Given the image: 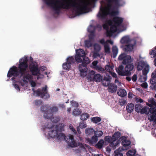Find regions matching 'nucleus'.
<instances>
[{
  "label": "nucleus",
  "instance_id": "1",
  "mask_svg": "<svg viewBox=\"0 0 156 156\" xmlns=\"http://www.w3.org/2000/svg\"><path fill=\"white\" fill-rule=\"evenodd\" d=\"M55 0H44V2L48 6H51L55 11V13L58 15L61 9H69L71 7L74 8L76 16H79L86 11L87 6L90 5L89 2L84 3L82 6L76 2L75 1L71 0H57L55 2Z\"/></svg>",
  "mask_w": 156,
  "mask_h": 156
},
{
  "label": "nucleus",
  "instance_id": "2",
  "mask_svg": "<svg viewBox=\"0 0 156 156\" xmlns=\"http://www.w3.org/2000/svg\"><path fill=\"white\" fill-rule=\"evenodd\" d=\"M107 5L106 11L105 9L102 7L100 8V11L97 15L98 17L105 19L108 14L112 16L117 15L119 13L118 11H114L113 9L116 7H119L123 5L125 2L123 0H107Z\"/></svg>",
  "mask_w": 156,
  "mask_h": 156
},
{
  "label": "nucleus",
  "instance_id": "3",
  "mask_svg": "<svg viewBox=\"0 0 156 156\" xmlns=\"http://www.w3.org/2000/svg\"><path fill=\"white\" fill-rule=\"evenodd\" d=\"M28 59L27 57L20 59L18 68L15 66L11 67L8 72L7 76L10 78L13 76L15 77L21 78L25 73L28 67Z\"/></svg>",
  "mask_w": 156,
  "mask_h": 156
},
{
  "label": "nucleus",
  "instance_id": "4",
  "mask_svg": "<svg viewBox=\"0 0 156 156\" xmlns=\"http://www.w3.org/2000/svg\"><path fill=\"white\" fill-rule=\"evenodd\" d=\"M76 54L75 55V58L76 62L78 63L82 62V64L79 66V69L80 72L81 76H84L83 73L87 71V65L90 62L89 58L86 56L84 51L81 49L76 50Z\"/></svg>",
  "mask_w": 156,
  "mask_h": 156
},
{
  "label": "nucleus",
  "instance_id": "5",
  "mask_svg": "<svg viewBox=\"0 0 156 156\" xmlns=\"http://www.w3.org/2000/svg\"><path fill=\"white\" fill-rule=\"evenodd\" d=\"M68 138L66 140L65 135L62 133H58L57 135V139L59 140H65L68 143L69 146L71 147L77 146V144L74 140L73 136L69 134L68 136Z\"/></svg>",
  "mask_w": 156,
  "mask_h": 156
},
{
  "label": "nucleus",
  "instance_id": "6",
  "mask_svg": "<svg viewBox=\"0 0 156 156\" xmlns=\"http://www.w3.org/2000/svg\"><path fill=\"white\" fill-rule=\"evenodd\" d=\"M45 127L46 128L51 129V130L49 131L48 134L50 137L52 138L56 136L58 133L59 130L61 132L63 129V127H59L58 126H56L54 128V126L51 123H48L45 124Z\"/></svg>",
  "mask_w": 156,
  "mask_h": 156
},
{
  "label": "nucleus",
  "instance_id": "7",
  "mask_svg": "<svg viewBox=\"0 0 156 156\" xmlns=\"http://www.w3.org/2000/svg\"><path fill=\"white\" fill-rule=\"evenodd\" d=\"M29 68L32 75L37 76V80L43 77V75L41 74L40 69L38 68L37 64L35 62H31L29 66Z\"/></svg>",
  "mask_w": 156,
  "mask_h": 156
},
{
  "label": "nucleus",
  "instance_id": "8",
  "mask_svg": "<svg viewBox=\"0 0 156 156\" xmlns=\"http://www.w3.org/2000/svg\"><path fill=\"white\" fill-rule=\"evenodd\" d=\"M76 62L73 56H69L66 58V62L63 64V68L66 70H69L71 68V65Z\"/></svg>",
  "mask_w": 156,
  "mask_h": 156
},
{
  "label": "nucleus",
  "instance_id": "9",
  "mask_svg": "<svg viewBox=\"0 0 156 156\" xmlns=\"http://www.w3.org/2000/svg\"><path fill=\"white\" fill-rule=\"evenodd\" d=\"M118 59L120 60H123L122 63L124 65L132 63L133 59L129 55H127L125 53H122L119 57Z\"/></svg>",
  "mask_w": 156,
  "mask_h": 156
},
{
  "label": "nucleus",
  "instance_id": "10",
  "mask_svg": "<svg viewBox=\"0 0 156 156\" xmlns=\"http://www.w3.org/2000/svg\"><path fill=\"white\" fill-rule=\"evenodd\" d=\"M58 111V108L57 107L54 106L51 107L50 108V111L51 112L49 113L48 111H47L44 115V117L46 119H51V121L54 119V117H53V114L57 112Z\"/></svg>",
  "mask_w": 156,
  "mask_h": 156
},
{
  "label": "nucleus",
  "instance_id": "11",
  "mask_svg": "<svg viewBox=\"0 0 156 156\" xmlns=\"http://www.w3.org/2000/svg\"><path fill=\"white\" fill-rule=\"evenodd\" d=\"M121 134L119 132H115L112 136L113 141L109 144V146L111 147H112L114 149L116 148V147L119 144L118 139L120 137Z\"/></svg>",
  "mask_w": 156,
  "mask_h": 156
},
{
  "label": "nucleus",
  "instance_id": "12",
  "mask_svg": "<svg viewBox=\"0 0 156 156\" xmlns=\"http://www.w3.org/2000/svg\"><path fill=\"white\" fill-rule=\"evenodd\" d=\"M47 88V86H46L42 88L41 90L40 89H38L36 91V94L38 96H41L42 98H48L50 97V95L48 93Z\"/></svg>",
  "mask_w": 156,
  "mask_h": 156
},
{
  "label": "nucleus",
  "instance_id": "13",
  "mask_svg": "<svg viewBox=\"0 0 156 156\" xmlns=\"http://www.w3.org/2000/svg\"><path fill=\"white\" fill-rule=\"evenodd\" d=\"M144 68L142 73L144 76V81H145L146 80V65L144 61H140L137 63V69L138 71L141 70Z\"/></svg>",
  "mask_w": 156,
  "mask_h": 156
},
{
  "label": "nucleus",
  "instance_id": "14",
  "mask_svg": "<svg viewBox=\"0 0 156 156\" xmlns=\"http://www.w3.org/2000/svg\"><path fill=\"white\" fill-rule=\"evenodd\" d=\"M149 112L150 114L148 116V119L151 121H153L156 119V106L150 108Z\"/></svg>",
  "mask_w": 156,
  "mask_h": 156
},
{
  "label": "nucleus",
  "instance_id": "15",
  "mask_svg": "<svg viewBox=\"0 0 156 156\" xmlns=\"http://www.w3.org/2000/svg\"><path fill=\"white\" fill-rule=\"evenodd\" d=\"M143 106L140 104H137L135 106V110L137 112H140L141 114H146V106L143 108Z\"/></svg>",
  "mask_w": 156,
  "mask_h": 156
},
{
  "label": "nucleus",
  "instance_id": "16",
  "mask_svg": "<svg viewBox=\"0 0 156 156\" xmlns=\"http://www.w3.org/2000/svg\"><path fill=\"white\" fill-rule=\"evenodd\" d=\"M134 66L133 63L127 64L125 68L126 76H129L131 75L133 71Z\"/></svg>",
  "mask_w": 156,
  "mask_h": 156
},
{
  "label": "nucleus",
  "instance_id": "17",
  "mask_svg": "<svg viewBox=\"0 0 156 156\" xmlns=\"http://www.w3.org/2000/svg\"><path fill=\"white\" fill-rule=\"evenodd\" d=\"M112 21L114 24L118 27L120 26L123 21L122 18L118 16H115L112 19Z\"/></svg>",
  "mask_w": 156,
  "mask_h": 156
},
{
  "label": "nucleus",
  "instance_id": "18",
  "mask_svg": "<svg viewBox=\"0 0 156 156\" xmlns=\"http://www.w3.org/2000/svg\"><path fill=\"white\" fill-rule=\"evenodd\" d=\"M108 91L109 92L112 93L115 92L117 90V85L112 83H110L108 86Z\"/></svg>",
  "mask_w": 156,
  "mask_h": 156
},
{
  "label": "nucleus",
  "instance_id": "19",
  "mask_svg": "<svg viewBox=\"0 0 156 156\" xmlns=\"http://www.w3.org/2000/svg\"><path fill=\"white\" fill-rule=\"evenodd\" d=\"M123 69L124 67L122 65H120L119 66L118 69L116 70L119 75L122 76H126L125 71H124Z\"/></svg>",
  "mask_w": 156,
  "mask_h": 156
},
{
  "label": "nucleus",
  "instance_id": "20",
  "mask_svg": "<svg viewBox=\"0 0 156 156\" xmlns=\"http://www.w3.org/2000/svg\"><path fill=\"white\" fill-rule=\"evenodd\" d=\"M150 83L151 84L156 83V69L152 73L151 78L150 79Z\"/></svg>",
  "mask_w": 156,
  "mask_h": 156
},
{
  "label": "nucleus",
  "instance_id": "21",
  "mask_svg": "<svg viewBox=\"0 0 156 156\" xmlns=\"http://www.w3.org/2000/svg\"><path fill=\"white\" fill-rule=\"evenodd\" d=\"M134 104L132 103H129L126 106V110L129 113L132 112L134 109Z\"/></svg>",
  "mask_w": 156,
  "mask_h": 156
},
{
  "label": "nucleus",
  "instance_id": "22",
  "mask_svg": "<svg viewBox=\"0 0 156 156\" xmlns=\"http://www.w3.org/2000/svg\"><path fill=\"white\" fill-rule=\"evenodd\" d=\"M155 50H152L150 52V54L151 58H154V62L155 66H156V46L154 48Z\"/></svg>",
  "mask_w": 156,
  "mask_h": 156
},
{
  "label": "nucleus",
  "instance_id": "23",
  "mask_svg": "<svg viewBox=\"0 0 156 156\" xmlns=\"http://www.w3.org/2000/svg\"><path fill=\"white\" fill-rule=\"evenodd\" d=\"M147 105L149 106L150 108L156 106V102L153 98H150L148 100V103H147Z\"/></svg>",
  "mask_w": 156,
  "mask_h": 156
},
{
  "label": "nucleus",
  "instance_id": "24",
  "mask_svg": "<svg viewBox=\"0 0 156 156\" xmlns=\"http://www.w3.org/2000/svg\"><path fill=\"white\" fill-rule=\"evenodd\" d=\"M102 80V76L100 74H97L93 77V80L97 82H100Z\"/></svg>",
  "mask_w": 156,
  "mask_h": 156
},
{
  "label": "nucleus",
  "instance_id": "25",
  "mask_svg": "<svg viewBox=\"0 0 156 156\" xmlns=\"http://www.w3.org/2000/svg\"><path fill=\"white\" fill-rule=\"evenodd\" d=\"M104 144V141L103 139H101L95 145V147L98 149H101L103 147Z\"/></svg>",
  "mask_w": 156,
  "mask_h": 156
},
{
  "label": "nucleus",
  "instance_id": "26",
  "mask_svg": "<svg viewBox=\"0 0 156 156\" xmlns=\"http://www.w3.org/2000/svg\"><path fill=\"white\" fill-rule=\"evenodd\" d=\"M117 94L119 96L123 97L126 95L127 93L125 90L121 89L118 91Z\"/></svg>",
  "mask_w": 156,
  "mask_h": 156
},
{
  "label": "nucleus",
  "instance_id": "27",
  "mask_svg": "<svg viewBox=\"0 0 156 156\" xmlns=\"http://www.w3.org/2000/svg\"><path fill=\"white\" fill-rule=\"evenodd\" d=\"M96 132V131H94V130L93 128H88L85 129V133L86 134L88 135H92L94 133Z\"/></svg>",
  "mask_w": 156,
  "mask_h": 156
},
{
  "label": "nucleus",
  "instance_id": "28",
  "mask_svg": "<svg viewBox=\"0 0 156 156\" xmlns=\"http://www.w3.org/2000/svg\"><path fill=\"white\" fill-rule=\"evenodd\" d=\"M133 46L132 44H128L125 46L124 49L126 51H130L133 49Z\"/></svg>",
  "mask_w": 156,
  "mask_h": 156
},
{
  "label": "nucleus",
  "instance_id": "29",
  "mask_svg": "<svg viewBox=\"0 0 156 156\" xmlns=\"http://www.w3.org/2000/svg\"><path fill=\"white\" fill-rule=\"evenodd\" d=\"M112 57L115 58L118 53V48L116 46H113L112 48Z\"/></svg>",
  "mask_w": 156,
  "mask_h": 156
},
{
  "label": "nucleus",
  "instance_id": "30",
  "mask_svg": "<svg viewBox=\"0 0 156 156\" xmlns=\"http://www.w3.org/2000/svg\"><path fill=\"white\" fill-rule=\"evenodd\" d=\"M136 151L134 150H130L126 153V155L127 156H137L136 155ZM138 156L139 155H137Z\"/></svg>",
  "mask_w": 156,
  "mask_h": 156
},
{
  "label": "nucleus",
  "instance_id": "31",
  "mask_svg": "<svg viewBox=\"0 0 156 156\" xmlns=\"http://www.w3.org/2000/svg\"><path fill=\"white\" fill-rule=\"evenodd\" d=\"M123 150V149L122 148H120L114 151V153L115 154V156H123L122 154L121 153V151Z\"/></svg>",
  "mask_w": 156,
  "mask_h": 156
},
{
  "label": "nucleus",
  "instance_id": "32",
  "mask_svg": "<svg viewBox=\"0 0 156 156\" xmlns=\"http://www.w3.org/2000/svg\"><path fill=\"white\" fill-rule=\"evenodd\" d=\"M120 41L122 44H127L130 41V39L128 37L125 36L121 39Z\"/></svg>",
  "mask_w": 156,
  "mask_h": 156
},
{
  "label": "nucleus",
  "instance_id": "33",
  "mask_svg": "<svg viewBox=\"0 0 156 156\" xmlns=\"http://www.w3.org/2000/svg\"><path fill=\"white\" fill-rule=\"evenodd\" d=\"M98 140V136L95 135L91 138V139L89 140V142L91 144L95 143Z\"/></svg>",
  "mask_w": 156,
  "mask_h": 156
},
{
  "label": "nucleus",
  "instance_id": "34",
  "mask_svg": "<svg viewBox=\"0 0 156 156\" xmlns=\"http://www.w3.org/2000/svg\"><path fill=\"white\" fill-rule=\"evenodd\" d=\"M81 111L80 108L74 109L73 111V114L74 115H78L81 113Z\"/></svg>",
  "mask_w": 156,
  "mask_h": 156
},
{
  "label": "nucleus",
  "instance_id": "35",
  "mask_svg": "<svg viewBox=\"0 0 156 156\" xmlns=\"http://www.w3.org/2000/svg\"><path fill=\"white\" fill-rule=\"evenodd\" d=\"M80 117V119L81 120H85L89 117V115L88 114L84 113L81 115Z\"/></svg>",
  "mask_w": 156,
  "mask_h": 156
},
{
  "label": "nucleus",
  "instance_id": "36",
  "mask_svg": "<svg viewBox=\"0 0 156 156\" xmlns=\"http://www.w3.org/2000/svg\"><path fill=\"white\" fill-rule=\"evenodd\" d=\"M114 68V66L110 65H106L105 67V69L107 71L111 73V71Z\"/></svg>",
  "mask_w": 156,
  "mask_h": 156
},
{
  "label": "nucleus",
  "instance_id": "37",
  "mask_svg": "<svg viewBox=\"0 0 156 156\" xmlns=\"http://www.w3.org/2000/svg\"><path fill=\"white\" fill-rule=\"evenodd\" d=\"M91 120L92 122L95 123H97L100 122L101 120V118L98 117L92 118Z\"/></svg>",
  "mask_w": 156,
  "mask_h": 156
},
{
  "label": "nucleus",
  "instance_id": "38",
  "mask_svg": "<svg viewBox=\"0 0 156 156\" xmlns=\"http://www.w3.org/2000/svg\"><path fill=\"white\" fill-rule=\"evenodd\" d=\"M122 144L124 147L128 146L130 144V142L128 140H124L122 141Z\"/></svg>",
  "mask_w": 156,
  "mask_h": 156
},
{
  "label": "nucleus",
  "instance_id": "39",
  "mask_svg": "<svg viewBox=\"0 0 156 156\" xmlns=\"http://www.w3.org/2000/svg\"><path fill=\"white\" fill-rule=\"evenodd\" d=\"M85 46L86 47L89 48L92 46L91 41L89 40L85 41Z\"/></svg>",
  "mask_w": 156,
  "mask_h": 156
},
{
  "label": "nucleus",
  "instance_id": "40",
  "mask_svg": "<svg viewBox=\"0 0 156 156\" xmlns=\"http://www.w3.org/2000/svg\"><path fill=\"white\" fill-rule=\"evenodd\" d=\"M118 27V26L114 24L113 25H112V26H110V30H111V31H112V32L115 33Z\"/></svg>",
  "mask_w": 156,
  "mask_h": 156
},
{
  "label": "nucleus",
  "instance_id": "41",
  "mask_svg": "<svg viewBox=\"0 0 156 156\" xmlns=\"http://www.w3.org/2000/svg\"><path fill=\"white\" fill-rule=\"evenodd\" d=\"M104 139L105 141L109 143L110 144L113 141L112 137L111 138V136H105V137Z\"/></svg>",
  "mask_w": 156,
  "mask_h": 156
},
{
  "label": "nucleus",
  "instance_id": "42",
  "mask_svg": "<svg viewBox=\"0 0 156 156\" xmlns=\"http://www.w3.org/2000/svg\"><path fill=\"white\" fill-rule=\"evenodd\" d=\"M105 51L106 53H109L110 52V49L108 45V44H105L104 45Z\"/></svg>",
  "mask_w": 156,
  "mask_h": 156
},
{
  "label": "nucleus",
  "instance_id": "43",
  "mask_svg": "<svg viewBox=\"0 0 156 156\" xmlns=\"http://www.w3.org/2000/svg\"><path fill=\"white\" fill-rule=\"evenodd\" d=\"M112 77L109 75H107L106 76H104L103 81H107L109 82L110 80L111 79Z\"/></svg>",
  "mask_w": 156,
  "mask_h": 156
},
{
  "label": "nucleus",
  "instance_id": "44",
  "mask_svg": "<svg viewBox=\"0 0 156 156\" xmlns=\"http://www.w3.org/2000/svg\"><path fill=\"white\" fill-rule=\"evenodd\" d=\"M87 125L84 122H81L79 124V127L81 128H84L87 127Z\"/></svg>",
  "mask_w": 156,
  "mask_h": 156
},
{
  "label": "nucleus",
  "instance_id": "45",
  "mask_svg": "<svg viewBox=\"0 0 156 156\" xmlns=\"http://www.w3.org/2000/svg\"><path fill=\"white\" fill-rule=\"evenodd\" d=\"M89 75H88L87 77L88 78V79H92V77L91 76H94L95 74V72L93 70H91L90 72V73L89 74Z\"/></svg>",
  "mask_w": 156,
  "mask_h": 156
},
{
  "label": "nucleus",
  "instance_id": "46",
  "mask_svg": "<svg viewBox=\"0 0 156 156\" xmlns=\"http://www.w3.org/2000/svg\"><path fill=\"white\" fill-rule=\"evenodd\" d=\"M42 101L40 100H36L34 101L35 105L36 106H40L42 104Z\"/></svg>",
  "mask_w": 156,
  "mask_h": 156
},
{
  "label": "nucleus",
  "instance_id": "47",
  "mask_svg": "<svg viewBox=\"0 0 156 156\" xmlns=\"http://www.w3.org/2000/svg\"><path fill=\"white\" fill-rule=\"evenodd\" d=\"M69 127L70 129L73 132L74 134H76V131L74 128L72 124L69 125Z\"/></svg>",
  "mask_w": 156,
  "mask_h": 156
},
{
  "label": "nucleus",
  "instance_id": "48",
  "mask_svg": "<svg viewBox=\"0 0 156 156\" xmlns=\"http://www.w3.org/2000/svg\"><path fill=\"white\" fill-rule=\"evenodd\" d=\"M70 102L72 106L74 107H78L79 106L78 103L76 101H71Z\"/></svg>",
  "mask_w": 156,
  "mask_h": 156
},
{
  "label": "nucleus",
  "instance_id": "49",
  "mask_svg": "<svg viewBox=\"0 0 156 156\" xmlns=\"http://www.w3.org/2000/svg\"><path fill=\"white\" fill-rule=\"evenodd\" d=\"M134 100L136 103L140 102L141 103L143 102V100L139 98L136 97L134 98Z\"/></svg>",
  "mask_w": 156,
  "mask_h": 156
},
{
  "label": "nucleus",
  "instance_id": "50",
  "mask_svg": "<svg viewBox=\"0 0 156 156\" xmlns=\"http://www.w3.org/2000/svg\"><path fill=\"white\" fill-rule=\"evenodd\" d=\"M114 33L112 32V31H111L110 30H107L106 34L107 36L108 37L111 36L112 34Z\"/></svg>",
  "mask_w": 156,
  "mask_h": 156
},
{
  "label": "nucleus",
  "instance_id": "51",
  "mask_svg": "<svg viewBox=\"0 0 156 156\" xmlns=\"http://www.w3.org/2000/svg\"><path fill=\"white\" fill-rule=\"evenodd\" d=\"M103 134V132L102 131H99L97 133H96V132H95L94 133V135H96L98 137H100L102 136Z\"/></svg>",
  "mask_w": 156,
  "mask_h": 156
},
{
  "label": "nucleus",
  "instance_id": "52",
  "mask_svg": "<svg viewBox=\"0 0 156 156\" xmlns=\"http://www.w3.org/2000/svg\"><path fill=\"white\" fill-rule=\"evenodd\" d=\"M27 80H28L29 81L33 79V77L32 75L27 73Z\"/></svg>",
  "mask_w": 156,
  "mask_h": 156
},
{
  "label": "nucleus",
  "instance_id": "53",
  "mask_svg": "<svg viewBox=\"0 0 156 156\" xmlns=\"http://www.w3.org/2000/svg\"><path fill=\"white\" fill-rule=\"evenodd\" d=\"M95 68L96 70H99L100 71L102 72L104 70V69L103 68L98 66H96V67H95Z\"/></svg>",
  "mask_w": 156,
  "mask_h": 156
},
{
  "label": "nucleus",
  "instance_id": "54",
  "mask_svg": "<svg viewBox=\"0 0 156 156\" xmlns=\"http://www.w3.org/2000/svg\"><path fill=\"white\" fill-rule=\"evenodd\" d=\"M150 88L152 90H156V83L151 84L150 86Z\"/></svg>",
  "mask_w": 156,
  "mask_h": 156
},
{
  "label": "nucleus",
  "instance_id": "55",
  "mask_svg": "<svg viewBox=\"0 0 156 156\" xmlns=\"http://www.w3.org/2000/svg\"><path fill=\"white\" fill-rule=\"evenodd\" d=\"M94 35L93 34L91 33L89 35V40L92 41L94 39Z\"/></svg>",
  "mask_w": 156,
  "mask_h": 156
},
{
  "label": "nucleus",
  "instance_id": "56",
  "mask_svg": "<svg viewBox=\"0 0 156 156\" xmlns=\"http://www.w3.org/2000/svg\"><path fill=\"white\" fill-rule=\"evenodd\" d=\"M106 82L107 81H102V84L104 86H105V87H107V86H109V85L110 84V83L108 82L107 83Z\"/></svg>",
  "mask_w": 156,
  "mask_h": 156
},
{
  "label": "nucleus",
  "instance_id": "57",
  "mask_svg": "<svg viewBox=\"0 0 156 156\" xmlns=\"http://www.w3.org/2000/svg\"><path fill=\"white\" fill-rule=\"evenodd\" d=\"M46 107L45 106H43L41 107V111L43 112H44V113L47 111H46Z\"/></svg>",
  "mask_w": 156,
  "mask_h": 156
},
{
  "label": "nucleus",
  "instance_id": "58",
  "mask_svg": "<svg viewBox=\"0 0 156 156\" xmlns=\"http://www.w3.org/2000/svg\"><path fill=\"white\" fill-rule=\"evenodd\" d=\"M30 83L31 85V86L32 87H35L36 85V83L34 81L31 80V81H30Z\"/></svg>",
  "mask_w": 156,
  "mask_h": 156
},
{
  "label": "nucleus",
  "instance_id": "59",
  "mask_svg": "<svg viewBox=\"0 0 156 156\" xmlns=\"http://www.w3.org/2000/svg\"><path fill=\"white\" fill-rule=\"evenodd\" d=\"M13 85L16 90L20 91V88L17 84L15 83L13 84Z\"/></svg>",
  "mask_w": 156,
  "mask_h": 156
},
{
  "label": "nucleus",
  "instance_id": "60",
  "mask_svg": "<svg viewBox=\"0 0 156 156\" xmlns=\"http://www.w3.org/2000/svg\"><path fill=\"white\" fill-rule=\"evenodd\" d=\"M132 80L133 82H136L137 80V76L136 74H134L132 76Z\"/></svg>",
  "mask_w": 156,
  "mask_h": 156
},
{
  "label": "nucleus",
  "instance_id": "61",
  "mask_svg": "<svg viewBox=\"0 0 156 156\" xmlns=\"http://www.w3.org/2000/svg\"><path fill=\"white\" fill-rule=\"evenodd\" d=\"M98 61H94L92 62V64L94 68L96 67V66H97V64L98 63Z\"/></svg>",
  "mask_w": 156,
  "mask_h": 156
},
{
  "label": "nucleus",
  "instance_id": "62",
  "mask_svg": "<svg viewBox=\"0 0 156 156\" xmlns=\"http://www.w3.org/2000/svg\"><path fill=\"white\" fill-rule=\"evenodd\" d=\"M103 27L104 29L106 30H108V25L106 23L104 24L103 25Z\"/></svg>",
  "mask_w": 156,
  "mask_h": 156
},
{
  "label": "nucleus",
  "instance_id": "63",
  "mask_svg": "<svg viewBox=\"0 0 156 156\" xmlns=\"http://www.w3.org/2000/svg\"><path fill=\"white\" fill-rule=\"evenodd\" d=\"M25 74V73L23 75V76H22V77H23V82H26V80L27 79V74L24 75V74Z\"/></svg>",
  "mask_w": 156,
  "mask_h": 156
},
{
  "label": "nucleus",
  "instance_id": "64",
  "mask_svg": "<svg viewBox=\"0 0 156 156\" xmlns=\"http://www.w3.org/2000/svg\"><path fill=\"white\" fill-rule=\"evenodd\" d=\"M100 43L101 44H104V45H105V44H107L105 42L104 39L103 38L101 40H100Z\"/></svg>",
  "mask_w": 156,
  "mask_h": 156
}]
</instances>
